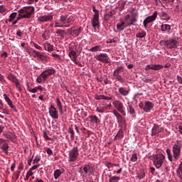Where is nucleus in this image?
Masks as SVG:
<instances>
[{
  "mask_svg": "<svg viewBox=\"0 0 182 182\" xmlns=\"http://www.w3.org/2000/svg\"><path fill=\"white\" fill-rule=\"evenodd\" d=\"M181 149H182V141L177 140L174 142L172 146V153L171 149H166V154L169 161H174L178 160L181 156Z\"/></svg>",
  "mask_w": 182,
  "mask_h": 182,
  "instance_id": "obj_1",
  "label": "nucleus"
},
{
  "mask_svg": "<svg viewBox=\"0 0 182 182\" xmlns=\"http://www.w3.org/2000/svg\"><path fill=\"white\" fill-rule=\"evenodd\" d=\"M75 22V18L72 16H60L58 21L55 23V28H69Z\"/></svg>",
  "mask_w": 182,
  "mask_h": 182,
  "instance_id": "obj_2",
  "label": "nucleus"
},
{
  "mask_svg": "<svg viewBox=\"0 0 182 182\" xmlns=\"http://www.w3.org/2000/svg\"><path fill=\"white\" fill-rule=\"evenodd\" d=\"M56 73V70L53 68L47 69L44 70L36 79V82L38 83H45L47 80L49 76H51V75H55Z\"/></svg>",
  "mask_w": 182,
  "mask_h": 182,
  "instance_id": "obj_3",
  "label": "nucleus"
},
{
  "mask_svg": "<svg viewBox=\"0 0 182 182\" xmlns=\"http://www.w3.org/2000/svg\"><path fill=\"white\" fill-rule=\"evenodd\" d=\"M18 14H21L24 19H31L32 15L35 14V7L32 6H24L18 11Z\"/></svg>",
  "mask_w": 182,
  "mask_h": 182,
  "instance_id": "obj_4",
  "label": "nucleus"
},
{
  "mask_svg": "<svg viewBox=\"0 0 182 182\" xmlns=\"http://www.w3.org/2000/svg\"><path fill=\"white\" fill-rule=\"evenodd\" d=\"M166 160V156L163 154H156L153 155V164L156 168H160Z\"/></svg>",
  "mask_w": 182,
  "mask_h": 182,
  "instance_id": "obj_5",
  "label": "nucleus"
},
{
  "mask_svg": "<svg viewBox=\"0 0 182 182\" xmlns=\"http://www.w3.org/2000/svg\"><path fill=\"white\" fill-rule=\"evenodd\" d=\"M79 159V148L74 146L68 151V162L75 163Z\"/></svg>",
  "mask_w": 182,
  "mask_h": 182,
  "instance_id": "obj_6",
  "label": "nucleus"
},
{
  "mask_svg": "<svg viewBox=\"0 0 182 182\" xmlns=\"http://www.w3.org/2000/svg\"><path fill=\"white\" fill-rule=\"evenodd\" d=\"M95 171V168L92 165L85 164L84 166L80 168V173L83 177L86 176H92Z\"/></svg>",
  "mask_w": 182,
  "mask_h": 182,
  "instance_id": "obj_7",
  "label": "nucleus"
},
{
  "mask_svg": "<svg viewBox=\"0 0 182 182\" xmlns=\"http://www.w3.org/2000/svg\"><path fill=\"white\" fill-rule=\"evenodd\" d=\"M92 11L95 13L92 18H91V23L94 29H99L100 28V23L99 22V10L96 9V7H92Z\"/></svg>",
  "mask_w": 182,
  "mask_h": 182,
  "instance_id": "obj_8",
  "label": "nucleus"
},
{
  "mask_svg": "<svg viewBox=\"0 0 182 182\" xmlns=\"http://www.w3.org/2000/svg\"><path fill=\"white\" fill-rule=\"evenodd\" d=\"M113 106L115 109L122 114V116H126V111H124V105L120 100H115L112 102Z\"/></svg>",
  "mask_w": 182,
  "mask_h": 182,
  "instance_id": "obj_9",
  "label": "nucleus"
},
{
  "mask_svg": "<svg viewBox=\"0 0 182 182\" xmlns=\"http://www.w3.org/2000/svg\"><path fill=\"white\" fill-rule=\"evenodd\" d=\"M33 53L34 55V58H38V59H40V60H42L43 62H46L48 59V55L43 53L33 50Z\"/></svg>",
  "mask_w": 182,
  "mask_h": 182,
  "instance_id": "obj_10",
  "label": "nucleus"
},
{
  "mask_svg": "<svg viewBox=\"0 0 182 182\" xmlns=\"http://www.w3.org/2000/svg\"><path fill=\"white\" fill-rule=\"evenodd\" d=\"M179 43L176 38H169L167 40V48L176 49L178 46Z\"/></svg>",
  "mask_w": 182,
  "mask_h": 182,
  "instance_id": "obj_11",
  "label": "nucleus"
},
{
  "mask_svg": "<svg viewBox=\"0 0 182 182\" xmlns=\"http://www.w3.org/2000/svg\"><path fill=\"white\" fill-rule=\"evenodd\" d=\"M97 60L102 62V63H110L109 61V55L107 53H100L95 56Z\"/></svg>",
  "mask_w": 182,
  "mask_h": 182,
  "instance_id": "obj_12",
  "label": "nucleus"
},
{
  "mask_svg": "<svg viewBox=\"0 0 182 182\" xmlns=\"http://www.w3.org/2000/svg\"><path fill=\"white\" fill-rule=\"evenodd\" d=\"M157 11H155L153 16H149L146 17L143 22L144 28H147V24L150 23V22H154V21H156L157 18Z\"/></svg>",
  "mask_w": 182,
  "mask_h": 182,
  "instance_id": "obj_13",
  "label": "nucleus"
},
{
  "mask_svg": "<svg viewBox=\"0 0 182 182\" xmlns=\"http://www.w3.org/2000/svg\"><path fill=\"white\" fill-rule=\"evenodd\" d=\"M38 21L41 23H45V22H50L51 21H53V16L50 14L40 16L38 18Z\"/></svg>",
  "mask_w": 182,
  "mask_h": 182,
  "instance_id": "obj_14",
  "label": "nucleus"
},
{
  "mask_svg": "<svg viewBox=\"0 0 182 182\" xmlns=\"http://www.w3.org/2000/svg\"><path fill=\"white\" fill-rule=\"evenodd\" d=\"M48 113L52 119H59V112L57 111L55 106H50V107L48 109Z\"/></svg>",
  "mask_w": 182,
  "mask_h": 182,
  "instance_id": "obj_15",
  "label": "nucleus"
},
{
  "mask_svg": "<svg viewBox=\"0 0 182 182\" xmlns=\"http://www.w3.org/2000/svg\"><path fill=\"white\" fill-rule=\"evenodd\" d=\"M154 107V104L150 101H144V112L150 113L151 109Z\"/></svg>",
  "mask_w": 182,
  "mask_h": 182,
  "instance_id": "obj_16",
  "label": "nucleus"
},
{
  "mask_svg": "<svg viewBox=\"0 0 182 182\" xmlns=\"http://www.w3.org/2000/svg\"><path fill=\"white\" fill-rule=\"evenodd\" d=\"M163 132V128L159 125L154 124L151 129V136H156L158 133Z\"/></svg>",
  "mask_w": 182,
  "mask_h": 182,
  "instance_id": "obj_17",
  "label": "nucleus"
},
{
  "mask_svg": "<svg viewBox=\"0 0 182 182\" xmlns=\"http://www.w3.org/2000/svg\"><path fill=\"white\" fill-rule=\"evenodd\" d=\"M146 70H149V69H151L152 70H161V69H163V65L158 64V65H148L145 68Z\"/></svg>",
  "mask_w": 182,
  "mask_h": 182,
  "instance_id": "obj_18",
  "label": "nucleus"
},
{
  "mask_svg": "<svg viewBox=\"0 0 182 182\" xmlns=\"http://www.w3.org/2000/svg\"><path fill=\"white\" fill-rule=\"evenodd\" d=\"M3 97L4 98V100H6V103L9 105V106L11 109H14L15 111H16V108H15V106H14V104L12 103V100H11V98H9V97H8L6 94H4Z\"/></svg>",
  "mask_w": 182,
  "mask_h": 182,
  "instance_id": "obj_19",
  "label": "nucleus"
},
{
  "mask_svg": "<svg viewBox=\"0 0 182 182\" xmlns=\"http://www.w3.org/2000/svg\"><path fill=\"white\" fill-rule=\"evenodd\" d=\"M68 56L72 62H76V60H77V55L76 54V51H75L74 50H71L68 53Z\"/></svg>",
  "mask_w": 182,
  "mask_h": 182,
  "instance_id": "obj_20",
  "label": "nucleus"
},
{
  "mask_svg": "<svg viewBox=\"0 0 182 182\" xmlns=\"http://www.w3.org/2000/svg\"><path fill=\"white\" fill-rule=\"evenodd\" d=\"M63 173H65V169H63V168L56 169L53 173L55 180H58V178H59L60 177V176H62V174H63Z\"/></svg>",
  "mask_w": 182,
  "mask_h": 182,
  "instance_id": "obj_21",
  "label": "nucleus"
},
{
  "mask_svg": "<svg viewBox=\"0 0 182 182\" xmlns=\"http://www.w3.org/2000/svg\"><path fill=\"white\" fill-rule=\"evenodd\" d=\"M118 92L121 94L122 96H129V93H130V90H127L125 87H121L118 89Z\"/></svg>",
  "mask_w": 182,
  "mask_h": 182,
  "instance_id": "obj_22",
  "label": "nucleus"
},
{
  "mask_svg": "<svg viewBox=\"0 0 182 182\" xmlns=\"http://www.w3.org/2000/svg\"><path fill=\"white\" fill-rule=\"evenodd\" d=\"M125 23L124 21H121L120 23H117V31H119V32H122V31H124V29H126V28H127V26H124Z\"/></svg>",
  "mask_w": 182,
  "mask_h": 182,
  "instance_id": "obj_23",
  "label": "nucleus"
},
{
  "mask_svg": "<svg viewBox=\"0 0 182 182\" xmlns=\"http://www.w3.org/2000/svg\"><path fill=\"white\" fill-rule=\"evenodd\" d=\"M90 123H92L93 124H97L98 123H100V119H99L96 115H90Z\"/></svg>",
  "mask_w": 182,
  "mask_h": 182,
  "instance_id": "obj_24",
  "label": "nucleus"
},
{
  "mask_svg": "<svg viewBox=\"0 0 182 182\" xmlns=\"http://www.w3.org/2000/svg\"><path fill=\"white\" fill-rule=\"evenodd\" d=\"M127 110L131 116H133V114H136V111L134 110V107H133V105H132V104H130V103H128V106L127 107Z\"/></svg>",
  "mask_w": 182,
  "mask_h": 182,
  "instance_id": "obj_25",
  "label": "nucleus"
},
{
  "mask_svg": "<svg viewBox=\"0 0 182 182\" xmlns=\"http://www.w3.org/2000/svg\"><path fill=\"white\" fill-rule=\"evenodd\" d=\"M161 31L162 32H170V31H171V26L168 24H162L161 26Z\"/></svg>",
  "mask_w": 182,
  "mask_h": 182,
  "instance_id": "obj_26",
  "label": "nucleus"
},
{
  "mask_svg": "<svg viewBox=\"0 0 182 182\" xmlns=\"http://www.w3.org/2000/svg\"><path fill=\"white\" fill-rule=\"evenodd\" d=\"M124 70V68L122 66L117 68L112 73L113 76H119Z\"/></svg>",
  "mask_w": 182,
  "mask_h": 182,
  "instance_id": "obj_27",
  "label": "nucleus"
},
{
  "mask_svg": "<svg viewBox=\"0 0 182 182\" xmlns=\"http://www.w3.org/2000/svg\"><path fill=\"white\" fill-rule=\"evenodd\" d=\"M176 175L178 178L181 179V182H182V162L180 163L178 168L176 170Z\"/></svg>",
  "mask_w": 182,
  "mask_h": 182,
  "instance_id": "obj_28",
  "label": "nucleus"
},
{
  "mask_svg": "<svg viewBox=\"0 0 182 182\" xmlns=\"http://www.w3.org/2000/svg\"><path fill=\"white\" fill-rule=\"evenodd\" d=\"M96 100H112V97H107L106 95H95Z\"/></svg>",
  "mask_w": 182,
  "mask_h": 182,
  "instance_id": "obj_29",
  "label": "nucleus"
},
{
  "mask_svg": "<svg viewBox=\"0 0 182 182\" xmlns=\"http://www.w3.org/2000/svg\"><path fill=\"white\" fill-rule=\"evenodd\" d=\"M123 137H124V132H123V129H120L117 135L115 136L114 137V140H119V139H123Z\"/></svg>",
  "mask_w": 182,
  "mask_h": 182,
  "instance_id": "obj_30",
  "label": "nucleus"
},
{
  "mask_svg": "<svg viewBox=\"0 0 182 182\" xmlns=\"http://www.w3.org/2000/svg\"><path fill=\"white\" fill-rule=\"evenodd\" d=\"M1 149L2 151L5 153V154H9L8 149H9V145L6 142L3 144V145L1 146Z\"/></svg>",
  "mask_w": 182,
  "mask_h": 182,
  "instance_id": "obj_31",
  "label": "nucleus"
},
{
  "mask_svg": "<svg viewBox=\"0 0 182 182\" xmlns=\"http://www.w3.org/2000/svg\"><path fill=\"white\" fill-rule=\"evenodd\" d=\"M8 79L9 80H11V82H13L14 83H16V82H18L19 80H18V78H16V77L15 75H14V74L12 73H9L8 75Z\"/></svg>",
  "mask_w": 182,
  "mask_h": 182,
  "instance_id": "obj_32",
  "label": "nucleus"
},
{
  "mask_svg": "<svg viewBox=\"0 0 182 182\" xmlns=\"http://www.w3.org/2000/svg\"><path fill=\"white\" fill-rule=\"evenodd\" d=\"M120 181V177L117 176H109V182H119Z\"/></svg>",
  "mask_w": 182,
  "mask_h": 182,
  "instance_id": "obj_33",
  "label": "nucleus"
},
{
  "mask_svg": "<svg viewBox=\"0 0 182 182\" xmlns=\"http://www.w3.org/2000/svg\"><path fill=\"white\" fill-rule=\"evenodd\" d=\"M55 33L58 36H60V38H62V39H63V38H65V34L66 33V32L64 30H60L58 29L55 31Z\"/></svg>",
  "mask_w": 182,
  "mask_h": 182,
  "instance_id": "obj_34",
  "label": "nucleus"
},
{
  "mask_svg": "<svg viewBox=\"0 0 182 182\" xmlns=\"http://www.w3.org/2000/svg\"><path fill=\"white\" fill-rule=\"evenodd\" d=\"M113 114L117 117V120H123V116L120 114L116 109L112 111Z\"/></svg>",
  "mask_w": 182,
  "mask_h": 182,
  "instance_id": "obj_35",
  "label": "nucleus"
},
{
  "mask_svg": "<svg viewBox=\"0 0 182 182\" xmlns=\"http://www.w3.org/2000/svg\"><path fill=\"white\" fill-rule=\"evenodd\" d=\"M44 49L48 52H52L53 50V46L50 43H46L44 44Z\"/></svg>",
  "mask_w": 182,
  "mask_h": 182,
  "instance_id": "obj_36",
  "label": "nucleus"
},
{
  "mask_svg": "<svg viewBox=\"0 0 182 182\" xmlns=\"http://www.w3.org/2000/svg\"><path fill=\"white\" fill-rule=\"evenodd\" d=\"M38 90H40V92L43 91V87H42L41 85H39L38 87L33 88L31 90V93H36Z\"/></svg>",
  "mask_w": 182,
  "mask_h": 182,
  "instance_id": "obj_37",
  "label": "nucleus"
},
{
  "mask_svg": "<svg viewBox=\"0 0 182 182\" xmlns=\"http://www.w3.org/2000/svg\"><path fill=\"white\" fill-rule=\"evenodd\" d=\"M102 46H95L90 49V52H99L100 51V48Z\"/></svg>",
  "mask_w": 182,
  "mask_h": 182,
  "instance_id": "obj_38",
  "label": "nucleus"
},
{
  "mask_svg": "<svg viewBox=\"0 0 182 182\" xmlns=\"http://www.w3.org/2000/svg\"><path fill=\"white\" fill-rule=\"evenodd\" d=\"M16 16H18V13L14 12L11 14L9 16V22H12V21H14Z\"/></svg>",
  "mask_w": 182,
  "mask_h": 182,
  "instance_id": "obj_39",
  "label": "nucleus"
},
{
  "mask_svg": "<svg viewBox=\"0 0 182 182\" xmlns=\"http://www.w3.org/2000/svg\"><path fill=\"white\" fill-rule=\"evenodd\" d=\"M114 77H115L116 80L119 82V83H124V79H123L122 75H114Z\"/></svg>",
  "mask_w": 182,
  "mask_h": 182,
  "instance_id": "obj_40",
  "label": "nucleus"
},
{
  "mask_svg": "<svg viewBox=\"0 0 182 182\" xmlns=\"http://www.w3.org/2000/svg\"><path fill=\"white\" fill-rule=\"evenodd\" d=\"M68 133H70V134L71 140H74L75 139V131H73V129L69 128Z\"/></svg>",
  "mask_w": 182,
  "mask_h": 182,
  "instance_id": "obj_41",
  "label": "nucleus"
},
{
  "mask_svg": "<svg viewBox=\"0 0 182 182\" xmlns=\"http://www.w3.org/2000/svg\"><path fill=\"white\" fill-rule=\"evenodd\" d=\"M160 16H161V18H164V19H165V20L170 19V18L168 17V14L167 13H164L163 11L160 13Z\"/></svg>",
  "mask_w": 182,
  "mask_h": 182,
  "instance_id": "obj_42",
  "label": "nucleus"
},
{
  "mask_svg": "<svg viewBox=\"0 0 182 182\" xmlns=\"http://www.w3.org/2000/svg\"><path fill=\"white\" fill-rule=\"evenodd\" d=\"M80 32H82V27H79L78 28L74 30L73 33H74V35H76V36H79Z\"/></svg>",
  "mask_w": 182,
  "mask_h": 182,
  "instance_id": "obj_43",
  "label": "nucleus"
},
{
  "mask_svg": "<svg viewBox=\"0 0 182 182\" xmlns=\"http://www.w3.org/2000/svg\"><path fill=\"white\" fill-rule=\"evenodd\" d=\"M55 103L58 107V109H63V107L62 106V102H60V100L59 98L56 99Z\"/></svg>",
  "mask_w": 182,
  "mask_h": 182,
  "instance_id": "obj_44",
  "label": "nucleus"
},
{
  "mask_svg": "<svg viewBox=\"0 0 182 182\" xmlns=\"http://www.w3.org/2000/svg\"><path fill=\"white\" fill-rule=\"evenodd\" d=\"M134 22H137V19L136 18L133 17L131 18L129 23L127 25V26H132L134 23Z\"/></svg>",
  "mask_w": 182,
  "mask_h": 182,
  "instance_id": "obj_45",
  "label": "nucleus"
},
{
  "mask_svg": "<svg viewBox=\"0 0 182 182\" xmlns=\"http://www.w3.org/2000/svg\"><path fill=\"white\" fill-rule=\"evenodd\" d=\"M136 38H144L146 36V31H142L136 35Z\"/></svg>",
  "mask_w": 182,
  "mask_h": 182,
  "instance_id": "obj_46",
  "label": "nucleus"
},
{
  "mask_svg": "<svg viewBox=\"0 0 182 182\" xmlns=\"http://www.w3.org/2000/svg\"><path fill=\"white\" fill-rule=\"evenodd\" d=\"M131 161L135 162L137 161V154H133L130 159Z\"/></svg>",
  "mask_w": 182,
  "mask_h": 182,
  "instance_id": "obj_47",
  "label": "nucleus"
},
{
  "mask_svg": "<svg viewBox=\"0 0 182 182\" xmlns=\"http://www.w3.org/2000/svg\"><path fill=\"white\" fill-rule=\"evenodd\" d=\"M144 177H146V173H144V171H141V172L138 174V178H139L140 180H141Z\"/></svg>",
  "mask_w": 182,
  "mask_h": 182,
  "instance_id": "obj_48",
  "label": "nucleus"
},
{
  "mask_svg": "<svg viewBox=\"0 0 182 182\" xmlns=\"http://www.w3.org/2000/svg\"><path fill=\"white\" fill-rule=\"evenodd\" d=\"M41 161V157L36 156L33 161V164H38Z\"/></svg>",
  "mask_w": 182,
  "mask_h": 182,
  "instance_id": "obj_49",
  "label": "nucleus"
},
{
  "mask_svg": "<svg viewBox=\"0 0 182 182\" xmlns=\"http://www.w3.org/2000/svg\"><path fill=\"white\" fill-rule=\"evenodd\" d=\"M6 12V8L4 5L0 6V14H5Z\"/></svg>",
  "mask_w": 182,
  "mask_h": 182,
  "instance_id": "obj_50",
  "label": "nucleus"
},
{
  "mask_svg": "<svg viewBox=\"0 0 182 182\" xmlns=\"http://www.w3.org/2000/svg\"><path fill=\"white\" fill-rule=\"evenodd\" d=\"M159 45L161 46H166V48H167V40L166 41H164V40H162L159 42Z\"/></svg>",
  "mask_w": 182,
  "mask_h": 182,
  "instance_id": "obj_51",
  "label": "nucleus"
},
{
  "mask_svg": "<svg viewBox=\"0 0 182 182\" xmlns=\"http://www.w3.org/2000/svg\"><path fill=\"white\" fill-rule=\"evenodd\" d=\"M46 151L47 154H48V156H53V151H52V149H50V148H47L46 149Z\"/></svg>",
  "mask_w": 182,
  "mask_h": 182,
  "instance_id": "obj_52",
  "label": "nucleus"
},
{
  "mask_svg": "<svg viewBox=\"0 0 182 182\" xmlns=\"http://www.w3.org/2000/svg\"><path fill=\"white\" fill-rule=\"evenodd\" d=\"M43 137L46 140H52L49 136H48V133L46 131H43Z\"/></svg>",
  "mask_w": 182,
  "mask_h": 182,
  "instance_id": "obj_53",
  "label": "nucleus"
},
{
  "mask_svg": "<svg viewBox=\"0 0 182 182\" xmlns=\"http://www.w3.org/2000/svg\"><path fill=\"white\" fill-rule=\"evenodd\" d=\"M21 19H25V18L21 13H18L16 21H21Z\"/></svg>",
  "mask_w": 182,
  "mask_h": 182,
  "instance_id": "obj_54",
  "label": "nucleus"
},
{
  "mask_svg": "<svg viewBox=\"0 0 182 182\" xmlns=\"http://www.w3.org/2000/svg\"><path fill=\"white\" fill-rule=\"evenodd\" d=\"M114 166V164L110 163V162H107L106 164V166L107 167V168H111V167H113Z\"/></svg>",
  "mask_w": 182,
  "mask_h": 182,
  "instance_id": "obj_55",
  "label": "nucleus"
},
{
  "mask_svg": "<svg viewBox=\"0 0 182 182\" xmlns=\"http://www.w3.org/2000/svg\"><path fill=\"white\" fill-rule=\"evenodd\" d=\"M1 58H4V59H6L8 58V53L6 51H4L1 55Z\"/></svg>",
  "mask_w": 182,
  "mask_h": 182,
  "instance_id": "obj_56",
  "label": "nucleus"
},
{
  "mask_svg": "<svg viewBox=\"0 0 182 182\" xmlns=\"http://www.w3.org/2000/svg\"><path fill=\"white\" fill-rule=\"evenodd\" d=\"M15 84L16 89H18V90H21V85H19V81H17L16 82H15Z\"/></svg>",
  "mask_w": 182,
  "mask_h": 182,
  "instance_id": "obj_57",
  "label": "nucleus"
},
{
  "mask_svg": "<svg viewBox=\"0 0 182 182\" xmlns=\"http://www.w3.org/2000/svg\"><path fill=\"white\" fill-rule=\"evenodd\" d=\"M33 46L36 49H38V50H42V47H41L39 45L34 43Z\"/></svg>",
  "mask_w": 182,
  "mask_h": 182,
  "instance_id": "obj_58",
  "label": "nucleus"
},
{
  "mask_svg": "<svg viewBox=\"0 0 182 182\" xmlns=\"http://www.w3.org/2000/svg\"><path fill=\"white\" fill-rule=\"evenodd\" d=\"M176 78H177V80H178V83L182 85V77H180V75H177Z\"/></svg>",
  "mask_w": 182,
  "mask_h": 182,
  "instance_id": "obj_59",
  "label": "nucleus"
},
{
  "mask_svg": "<svg viewBox=\"0 0 182 182\" xmlns=\"http://www.w3.org/2000/svg\"><path fill=\"white\" fill-rule=\"evenodd\" d=\"M22 35H23V33L21 31V30H18V31L16 32V36H18L19 38H21V37H22Z\"/></svg>",
  "mask_w": 182,
  "mask_h": 182,
  "instance_id": "obj_60",
  "label": "nucleus"
},
{
  "mask_svg": "<svg viewBox=\"0 0 182 182\" xmlns=\"http://www.w3.org/2000/svg\"><path fill=\"white\" fill-rule=\"evenodd\" d=\"M26 176H28V177H31V176H33V172H32V171L29 169L26 173Z\"/></svg>",
  "mask_w": 182,
  "mask_h": 182,
  "instance_id": "obj_61",
  "label": "nucleus"
},
{
  "mask_svg": "<svg viewBox=\"0 0 182 182\" xmlns=\"http://www.w3.org/2000/svg\"><path fill=\"white\" fill-rule=\"evenodd\" d=\"M18 170H23V163L21 162L18 167Z\"/></svg>",
  "mask_w": 182,
  "mask_h": 182,
  "instance_id": "obj_62",
  "label": "nucleus"
},
{
  "mask_svg": "<svg viewBox=\"0 0 182 182\" xmlns=\"http://www.w3.org/2000/svg\"><path fill=\"white\" fill-rule=\"evenodd\" d=\"M38 167H39V164H38V165H34L33 167H31V168H30V170H31V171H33V170H36V168H38Z\"/></svg>",
  "mask_w": 182,
  "mask_h": 182,
  "instance_id": "obj_63",
  "label": "nucleus"
},
{
  "mask_svg": "<svg viewBox=\"0 0 182 182\" xmlns=\"http://www.w3.org/2000/svg\"><path fill=\"white\" fill-rule=\"evenodd\" d=\"M0 82L1 83H4V82H5V78L4 77V75H2L1 74H0Z\"/></svg>",
  "mask_w": 182,
  "mask_h": 182,
  "instance_id": "obj_64",
  "label": "nucleus"
}]
</instances>
